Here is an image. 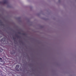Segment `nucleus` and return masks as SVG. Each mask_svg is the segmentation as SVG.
<instances>
[{"label":"nucleus","mask_w":76,"mask_h":76,"mask_svg":"<svg viewBox=\"0 0 76 76\" xmlns=\"http://www.w3.org/2000/svg\"><path fill=\"white\" fill-rule=\"evenodd\" d=\"M1 63L2 64H4V61H1Z\"/></svg>","instance_id":"obj_1"},{"label":"nucleus","mask_w":76,"mask_h":76,"mask_svg":"<svg viewBox=\"0 0 76 76\" xmlns=\"http://www.w3.org/2000/svg\"><path fill=\"white\" fill-rule=\"evenodd\" d=\"M3 51V49L1 48H0V52H2Z\"/></svg>","instance_id":"obj_2"},{"label":"nucleus","mask_w":76,"mask_h":76,"mask_svg":"<svg viewBox=\"0 0 76 76\" xmlns=\"http://www.w3.org/2000/svg\"><path fill=\"white\" fill-rule=\"evenodd\" d=\"M0 60H1L2 59V58H0Z\"/></svg>","instance_id":"obj_3"},{"label":"nucleus","mask_w":76,"mask_h":76,"mask_svg":"<svg viewBox=\"0 0 76 76\" xmlns=\"http://www.w3.org/2000/svg\"><path fill=\"white\" fill-rule=\"evenodd\" d=\"M2 39H3V40L4 39V38H3Z\"/></svg>","instance_id":"obj_4"},{"label":"nucleus","mask_w":76,"mask_h":76,"mask_svg":"<svg viewBox=\"0 0 76 76\" xmlns=\"http://www.w3.org/2000/svg\"><path fill=\"white\" fill-rule=\"evenodd\" d=\"M17 66H16V67H17Z\"/></svg>","instance_id":"obj_5"}]
</instances>
